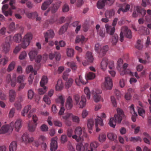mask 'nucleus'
Listing matches in <instances>:
<instances>
[{"label":"nucleus","mask_w":151,"mask_h":151,"mask_svg":"<svg viewBox=\"0 0 151 151\" xmlns=\"http://www.w3.org/2000/svg\"><path fill=\"white\" fill-rule=\"evenodd\" d=\"M117 114L115 115L114 118L110 119L109 122V125L111 127L114 128L116 123H120L124 116V114L123 110L120 108L117 109Z\"/></svg>","instance_id":"f257e3e1"},{"label":"nucleus","mask_w":151,"mask_h":151,"mask_svg":"<svg viewBox=\"0 0 151 151\" xmlns=\"http://www.w3.org/2000/svg\"><path fill=\"white\" fill-rule=\"evenodd\" d=\"M74 132L75 135H73L72 138L77 142L80 141L83 137H87V135L85 132V129L84 127L82 128L80 127H76Z\"/></svg>","instance_id":"f03ea898"},{"label":"nucleus","mask_w":151,"mask_h":151,"mask_svg":"<svg viewBox=\"0 0 151 151\" xmlns=\"http://www.w3.org/2000/svg\"><path fill=\"white\" fill-rule=\"evenodd\" d=\"M80 96L78 94H75L73 96V99L76 105L80 108H83L85 106L86 99L85 97L83 96L80 98Z\"/></svg>","instance_id":"7ed1b4c3"},{"label":"nucleus","mask_w":151,"mask_h":151,"mask_svg":"<svg viewBox=\"0 0 151 151\" xmlns=\"http://www.w3.org/2000/svg\"><path fill=\"white\" fill-rule=\"evenodd\" d=\"M126 37L130 39L132 37V32L130 29H128L127 27H122L120 34L119 40L122 42L124 40L123 34Z\"/></svg>","instance_id":"20e7f679"},{"label":"nucleus","mask_w":151,"mask_h":151,"mask_svg":"<svg viewBox=\"0 0 151 151\" xmlns=\"http://www.w3.org/2000/svg\"><path fill=\"white\" fill-rule=\"evenodd\" d=\"M47 78L45 76H43L40 83V85L42 88L39 89L38 90V93L40 94H43L46 91L47 88L45 85L47 83Z\"/></svg>","instance_id":"39448f33"},{"label":"nucleus","mask_w":151,"mask_h":151,"mask_svg":"<svg viewBox=\"0 0 151 151\" xmlns=\"http://www.w3.org/2000/svg\"><path fill=\"white\" fill-rule=\"evenodd\" d=\"M118 19L117 18H115L114 19L112 23V26L113 27L109 26L107 24H106L105 25L107 33L110 35H112L114 33L115 31L114 27L116 24Z\"/></svg>","instance_id":"423d86ee"},{"label":"nucleus","mask_w":151,"mask_h":151,"mask_svg":"<svg viewBox=\"0 0 151 151\" xmlns=\"http://www.w3.org/2000/svg\"><path fill=\"white\" fill-rule=\"evenodd\" d=\"M32 38V35L31 33H27L24 36L23 42L22 44V48H26L29 45Z\"/></svg>","instance_id":"0eeeda50"},{"label":"nucleus","mask_w":151,"mask_h":151,"mask_svg":"<svg viewBox=\"0 0 151 151\" xmlns=\"http://www.w3.org/2000/svg\"><path fill=\"white\" fill-rule=\"evenodd\" d=\"M22 125V120L20 119H17L15 122H12L10 124V131H12L13 128H14L16 131L18 132L21 128Z\"/></svg>","instance_id":"6e6552de"},{"label":"nucleus","mask_w":151,"mask_h":151,"mask_svg":"<svg viewBox=\"0 0 151 151\" xmlns=\"http://www.w3.org/2000/svg\"><path fill=\"white\" fill-rule=\"evenodd\" d=\"M138 14H140L142 16H144L146 14V11L140 6H135L132 14L133 17H137Z\"/></svg>","instance_id":"1a4fd4ad"},{"label":"nucleus","mask_w":151,"mask_h":151,"mask_svg":"<svg viewBox=\"0 0 151 151\" xmlns=\"http://www.w3.org/2000/svg\"><path fill=\"white\" fill-rule=\"evenodd\" d=\"M65 100V98L62 95L59 96L58 98L56 100V102L57 103H60L61 104L60 109L59 112V115H63L64 111L65 109L63 106L64 104Z\"/></svg>","instance_id":"9d476101"},{"label":"nucleus","mask_w":151,"mask_h":151,"mask_svg":"<svg viewBox=\"0 0 151 151\" xmlns=\"http://www.w3.org/2000/svg\"><path fill=\"white\" fill-rule=\"evenodd\" d=\"M113 86L112 79L109 77H106L105 78V81L102 86L104 89L110 90L111 89Z\"/></svg>","instance_id":"9b49d317"},{"label":"nucleus","mask_w":151,"mask_h":151,"mask_svg":"<svg viewBox=\"0 0 151 151\" xmlns=\"http://www.w3.org/2000/svg\"><path fill=\"white\" fill-rule=\"evenodd\" d=\"M8 5L6 4L3 5L2 8V12L6 17H7L8 15L11 16L12 14V11L10 8L7 11L6 10L8 9Z\"/></svg>","instance_id":"f8f14e48"},{"label":"nucleus","mask_w":151,"mask_h":151,"mask_svg":"<svg viewBox=\"0 0 151 151\" xmlns=\"http://www.w3.org/2000/svg\"><path fill=\"white\" fill-rule=\"evenodd\" d=\"M22 139L23 141L26 144L30 143L34 140L33 137H29V134L27 133H24L22 136Z\"/></svg>","instance_id":"ddd939ff"},{"label":"nucleus","mask_w":151,"mask_h":151,"mask_svg":"<svg viewBox=\"0 0 151 151\" xmlns=\"http://www.w3.org/2000/svg\"><path fill=\"white\" fill-rule=\"evenodd\" d=\"M54 35V32L52 30L50 29L47 31L45 33H44L45 42H48V39L52 38Z\"/></svg>","instance_id":"4468645a"},{"label":"nucleus","mask_w":151,"mask_h":151,"mask_svg":"<svg viewBox=\"0 0 151 151\" xmlns=\"http://www.w3.org/2000/svg\"><path fill=\"white\" fill-rule=\"evenodd\" d=\"M138 31L139 33L141 35H149L150 33L149 29L143 26H141L139 27Z\"/></svg>","instance_id":"2eb2a0df"},{"label":"nucleus","mask_w":151,"mask_h":151,"mask_svg":"<svg viewBox=\"0 0 151 151\" xmlns=\"http://www.w3.org/2000/svg\"><path fill=\"white\" fill-rule=\"evenodd\" d=\"M73 101L72 98L68 96L67 99L65 104V107L68 110H70L71 109L73 106Z\"/></svg>","instance_id":"dca6fc26"},{"label":"nucleus","mask_w":151,"mask_h":151,"mask_svg":"<svg viewBox=\"0 0 151 151\" xmlns=\"http://www.w3.org/2000/svg\"><path fill=\"white\" fill-rule=\"evenodd\" d=\"M98 124L100 125L101 126H103V125L102 119L100 117L98 116L97 118L95 119L96 131L97 132H98L100 130V129L98 127Z\"/></svg>","instance_id":"f3484780"},{"label":"nucleus","mask_w":151,"mask_h":151,"mask_svg":"<svg viewBox=\"0 0 151 151\" xmlns=\"http://www.w3.org/2000/svg\"><path fill=\"white\" fill-rule=\"evenodd\" d=\"M108 64V60L106 58H103L100 64L101 68L104 71L106 69Z\"/></svg>","instance_id":"a211bd4d"},{"label":"nucleus","mask_w":151,"mask_h":151,"mask_svg":"<svg viewBox=\"0 0 151 151\" xmlns=\"http://www.w3.org/2000/svg\"><path fill=\"white\" fill-rule=\"evenodd\" d=\"M62 2L61 1H59L55 4H52V8L51 12L52 13H54L58 10L61 5Z\"/></svg>","instance_id":"6ab92c4d"},{"label":"nucleus","mask_w":151,"mask_h":151,"mask_svg":"<svg viewBox=\"0 0 151 151\" xmlns=\"http://www.w3.org/2000/svg\"><path fill=\"white\" fill-rule=\"evenodd\" d=\"M3 51L5 53H7L10 49V45L9 42L5 41L2 45Z\"/></svg>","instance_id":"aec40b11"},{"label":"nucleus","mask_w":151,"mask_h":151,"mask_svg":"<svg viewBox=\"0 0 151 151\" xmlns=\"http://www.w3.org/2000/svg\"><path fill=\"white\" fill-rule=\"evenodd\" d=\"M102 92L99 89H97L95 92V94L94 96V100L96 102H99L101 99V97L100 94Z\"/></svg>","instance_id":"412c9836"},{"label":"nucleus","mask_w":151,"mask_h":151,"mask_svg":"<svg viewBox=\"0 0 151 151\" xmlns=\"http://www.w3.org/2000/svg\"><path fill=\"white\" fill-rule=\"evenodd\" d=\"M60 54L58 52H55L54 53H50L49 54V58L50 60H52L55 58L57 60H59L60 58Z\"/></svg>","instance_id":"4be33fe9"},{"label":"nucleus","mask_w":151,"mask_h":151,"mask_svg":"<svg viewBox=\"0 0 151 151\" xmlns=\"http://www.w3.org/2000/svg\"><path fill=\"white\" fill-rule=\"evenodd\" d=\"M11 127L10 125H4L0 129V134H2L7 132L8 131L9 132H12L10 131Z\"/></svg>","instance_id":"5701e85b"},{"label":"nucleus","mask_w":151,"mask_h":151,"mask_svg":"<svg viewBox=\"0 0 151 151\" xmlns=\"http://www.w3.org/2000/svg\"><path fill=\"white\" fill-rule=\"evenodd\" d=\"M58 147L57 142L54 139L51 140L50 144V149L51 151H55Z\"/></svg>","instance_id":"b1692460"},{"label":"nucleus","mask_w":151,"mask_h":151,"mask_svg":"<svg viewBox=\"0 0 151 151\" xmlns=\"http://www.w3.org/2000/svg\"><path fill=\"white\" fill-rule=\"evenodd\" d=\"M37 53V50L35 48L33 49L30 51L29 53V55L31 61L35 59Z\"/></svg>","instance_id":"393cba45"},{"label":"nucleus","mask_w":151,"mask_h":151,"mask_svg":"<svg viewBox=\"0 0 151 151\" xmlns=\"http://www.w3.org/2000/svg\"><path fill=\"white\" fill-rule=\"evenodd\" d=\"M130 110L131 111V113L133 114L132 117V119L133 122H135L136 120V117H137V113L134 111V105L132 104L130 107Z\"/></svg>","instance_id":"a878e982"},{"label":"nucleus","mask_w":151,"mask_h":151,"mask_svg":"<svg viewBox=\"0 0 151 151\" xmlns=\"http://www.w3.org/2000/svg\"><path fill=\"white\" fill-rule=\"evenodd\" d=\"M53 0H47L43 3L41 6V9L43 10H45L48 6L52 2Z\"/></svg>","instance_id":"bb28decb"},{"label":"nucleus","mask_w":151,"mask_h":151,"mask_svg":"<svg viewBox=\"0 0 151 151\" xmlns=\"http://www.w3.org/2000/svg\"><path fill=\"white\" fill-rule=\"evenodd\" d=\"M115 12L114 9H111L106 10L105 14V17L107 18H110L114 16Z\"/></svg>","instance_id":"cd10ccee"},{"label":"nucleus","mask_w":151,"mask_h":151,"mask_svg":"<svg viewBox=\"0 0 151 151\" xmlns=\"http://www.w3.org/2000/svg\"><path fill=\"white\" fill-rule=\"evenodd\" d=\"M9 96L10 101L11 102H13L16 96V92L13 90H10L9 92Z\"/></svg>","instance_id":"c85d7f7f"},{"label":"nucleus","mask_w":151,"mask_h":151,"mask_svg":"<svg viewBox=\"0 0 151 151\" xmlns=\"http://www.w3.org/2000/svg\"><path fill=\"white\" fill-rule=\"evenodd\" d=\"M130 6L129 4L126 5L125 9H124L123 6H121L117 11V12L119 14H120L121 12H122L123 13L127 12L129 9Z\"/></svg>","instance_id":"c756f323"},{"label":"nucleus","mask_w":151,"mask_h":151,"mask_svg":"<svg viewBox=\"0 0 151 151\" xmlns=\"http://www.w3.org/2000/svg\"><path fill=\"white\" fill-rule=\"evenodd\" d=\"M99 145L98 142H92L91 143L89 148L86 149V150L87 151H93V149L96 148Z\"/></svg>","instance_id":"7c9ffc66"},{"label":"nucleus","mask_w":151,"mask_h":151,"mask_svg":"<svg viewBox=\"0 0 151 151\" xmlns=\"http://www.w3.org/2000/svg\"><path fill=\"white\" fill-rule=\"evenodd\" d=\"M106 0H99L96 4L97 7L99 9H102L105 5Z\"/></svg>","instance_id":"2f4dec72"},{"label":"nucleus","mask_w":151,"mask_h":151,"mask_svg":"<svg viewBox=\"0 0 151 151\" xmlns=\"http://www.w3.org/2000/svg\"><path fill=\"white\" fill-rule=\"evenodd\" d=\"M69 25V23H67L60 27L59 32V35L63 34L67 30Z\"/></svg>","instance_id":"473e14b6"},{"label":"nucleus","mask_w":151,"mask_h":151,"mask_svg":"<svg viewBox=\"0 0 151 151\" xmlns=\"http://www.w3.org/2000/svg\"><path fill=\"white\" fill-rule=\"evenodd\" d=\"M37 123H29L28 124V129L31 132H34L36 129Z\"/></svg>","instance_id":"72a5a7b5"},{"label":"nucleus","mask_w":151,"mask_h":151,"mask_svg":"<svg viewBox=\"0 0 151 151\" xmlns=\"http://www.w3.org/2000/svg\"><path fill=\"white\" fill-rule=\"evenodd\" d=\"M17 143L16 141H12L9 146V151H15L17 148Z\"/></svg>","instance_id":"f704fd0d"},{"label":"nucleus","mask_w":151,"mask_h":151,"mask_svg":"<svg viewBox=\"0 0 151 151\" xmlns=\"http://www.w3.org/2000/svg\"><path fill=\"white\" fill-rule=\"evenodd\" d=\"M86 59L89 63H91L93 60V58L91 52H88L86 54Z\"/></svg>","instance_id":"c9c22d12"},{"label":"nucleus","mask_w":151,"mask_h":151,"mask_svg":"<svg viewBox=\"0 0 151 151\" xmlns=\"http://www.w3.org/2000/svg\"><path fill=\"white\" fill-rule=\"evenodd\" d=\"M108 49L109 47L107 45H105L101 47L99 54L101 56V55L102 56L106 54V52L108 51Z\"/></svg>","instance_id":"e433bc0d"},{"label":"nucleus","mask_w":151,"mask_h":151,"mask_svg":"<svg viewBox=\"0 0 151 151\" xmlns=\"http://www.w3.org/2000/svg\"><path fill=\"white\" fill-rule=\"evenodd\" d=\"M25 13L27 17L30 19H34L38 16L37 13L36 12H28Z\"/></svg>","instance_id":"4c0bfd02"},{"label":"nucleus","mask_w":151,"mask_h":151,"mask_svg":"<svg viewBox=\"0 0 151 151\" xmlns=\"http://www.w3.org/2000/svg\"><path fill=\"white\" fill-rule=\"evenodd\" d=\"M63 88V84L61 80H58L55 86L56 91H59L62 90Z\"/></svg>","instance_id":"58836bf2"},{"label":"nucleus","mask_w":151,"mask_h":151,"mask_svg":"<svg viewBox=\"0 0 151 151\" xmlns=\"http://www.w3.org/2000/svg\"><path fill=\"white\" fill-rule=\"evenodd\" d=\"M31 109V106L30 105H28L26 106L22 111V115L23 116H24Z\"/></svg>","instance_id":"ea45409f"},{"label":"nucleus","mask_w":151,"mask_h":151,"mask_svg":"<svg viewBox=\"0 0 151 151\" xmlns=\"http://www.w3.org/2000/svg\"><path fill=\"white\" fill-rule=\"evenodd\" d=\"M26 72L27 73L31 72L33 73L34 75H36L37 74V71L34 70L33 67L31 65L28 66L26 68Z\"/></svg>","instance_id":"a19ab883"},{"label":"nucleus","mask_w":151,"mask_h":151,"mask_svg":"<svg viewBox=\"0 0 151 151\" xmlns=\"http://www.w3.org/2000/svg\"><path fill=\"white\" fill-rule=\"evenodd\" d=\"M67 65L70 67L73 70H75L77 68V66L76 63L73 61H71L68 62L67 63Z\"/></svg>","instance_id":"79ce46f5"},{"label":"nucleus","mask_w":151,"mask_h":151,"mask_svg":"<svg viewBox=\"0 0 151 151\" xmlns=\"http://www.w3.org/2000/svg\"><path fill=\"white\" fill-rule=\"evenodd\" d=\"M85 39V38L83 35H78L76 37L75 42L76 43L81 42V43L82 44L84 42Z\"/></svg>","instance_id":"37998d69"},{"label":"nucleus","mask_w":151,"mask_h":151,"mask_svg":"<svg viewBox=\"0 0 151 151\" xmlns=\"http://www.w3.org/2000/svg\"><path fill=\"white\" fill-rule=\"evenodd\" d=\"M55 44L56 46V48L57 50L60 49V47L58 45V44H59L61 47L64 46L65 45V42L64 41L62 40L60 41L59 42H58V41H55Z\"/></svg>","instance_id":"c03bdc74"},{"label":"nucleus","mask_w":151,"mask_h":151,"mask_svg":"<svg viewBox=\"0 0 151 151\" xmlns=\"http://www.w3.org/2000/svg\"><path fill=\"white\" fill-rule=\"evenodd\" d=\"M16 65V63L15 61L12 62L9 65L7 68V70L8 72H10L12 71L14 69Z\"/></svg>","instance_id":"a18cd8bd"},{"label":"nucleus","mask_w":151,"mask_h":151,"mask_svg":"<svg viewBox=\"0 0 151 151\" xmlns=\"http://www.w3.org/2000/svg\"><path fill=\"white\" fill-rule=\"evenodd\" d=\"M13 40L17 42H19L22 39L21 35L20 34H17L14 35L13 37Z\"/></svg>","instance_id":"49530a36"},{"label":"nucleus","mask_w":151,"mask_h":151,"mask_svg":"<svg viewBox=\"0 0 151 151\" xmlns=\"http://www.w3.org/2000/svg\"><path fill=\"white\" fill-rule=\"evenodd\" d=\"M107 137L108 139L111 141H114L116 139L117 136L114 133H109L108 134Z\"/></svg>","instance_id":"de8ad7c7"},{"label":"nucleus","mask_w":151,"mask_h":151,"mask_svg":"<svg viewBox=\"0 0 151 151\" xmlns=\"http://www.w3.org/2000/svg\"><path fill=\"white\" fill-rule=\"evenodd\" d=\"M106 139V136L104 133H101L99 135V141L101 142H104Z\"/></svg>","instance_id":"09e8293b"},{"label":"nucleus","mask_w":151,"mask_h":151,"mask_svg":"<svg viewBox=\"0 0 151 151\" xmlns=\"http://www.w3.org/2000/svg\"><path fill=\"white\" fill-rule=\"evenodd\" d=\"M118 35L116 34H114L112 36V43L113 45H115L118 41Z\"/></svg>","instance_id":"8fccbe9b"},{"label":"nucleus","mask_w":151,"mask_h":151,"mask_svg":"<svg viewBox=\"0 0 151 151\" xmlns=\"http://www.w3.org/2000/svg\"><path fill=\"white\" fill-rule=\"evenodd\" d=\"M84 92L86 95L87 98L88 99H90L91 93L88 87H86L84 88Z\"/></svg>","instance_id":"3c124183"},{"label":"nucleus","mask_w":151,"mask_h":151,"mask_svg":"<svg viewBox=\"0 0 151 151\" xmlns=\"http://www.w3.org/2000/svg\"><path fill=\"white\" fill-rule=\"evenodd\" d=\"M123 65V60L121 59H119L117 61V68L119 70H122Z\"/></svg>","instance_id":"603ef678"},{"label":"nucleus","mask_w":151,"mask_h":151,"mask_svg":"<svg viewBox=\"0 0 151 151\" xmlns=\"http://www.w3.org/2000/svg\"><path fill=\"white\" fill-rule=\"evenodd\" d=\"M94 125V122L92 119H89L88 120L87 124V126L89 129H91L93 126Z\"/></svg>","instance_id":"864d4df0"},{"label":"nucleus","mask_w":151,"mask_h":151,"mask_svg":"<svg viewBox=\"0 0 151 151\" xmlns=\"http://www.w3.org/2000/svg\"><path fill=\"white\" fill-rule=\"evenodd\" d=\"M76 149L78 151H84L85 147L82 143H79L76 146Z\"/></svg>","instance_id":"5fc2aeb1"},{"label":"nucleus","mask_w":151,"mask_h":151,"mask_svg":"<svg viewBox=\"0 0 151 151\" xmlns=\"http://www.w3.org/2000/svg\"><path fill=\"white\" fill-rule=\"evenodd\" d=\"M129 141L135 142L138 141H141V139L139 137H131L129 139Z\"/></svg>","instance_id":"6e6d98bb"},{"label":"nucleus","mask_w":151,"mask_h":151,"mask_svg":"<svg viewBox=\"0 0 151 151\" xmlns=\"http://www.w3.org/2000/svg\"><path fill=\"white\" fill-rule=\"evenodd\" d=\"M71 118L73 122L77 124H79V123L80 119L78 116L73 115V114Z\"/></svg>","instance_id":"4d7b16f0"},{"label":"nucleus","mask_w":151,"mask_h":151,"mask_svg":"<svg viewBox=\"0 0 151 151\" xmlns=\"http://www.w3.org/2000/svg\"><path fill=\"white\" fill-rule=\"evenodd\" d=\"M25 79V76L23 75L19 76L17 78V81L19 83H21L23 82Z\"/></svg>","instance_id":"13d9d810"},{"label":"nucleus","mask_w":151,"mask_h":151,"mask_svg":"<svg viewBox=\"0 0 151 151\" xmlns=\"http://www.w3.org/2000/svg\"><path fill=\"white\" fill-rule=\"evenodd\" d=\"M95 77V74L93 72H89L87 75L88 79L91 80L94 79Z\"/></svg>","instance_id":"bf43d9fd"},{"label":"nucleus","mask_w":151,"mask_h":151,"mask_svg":"<svg viewBox=\"0 0 151 151\" xmlns=\"http://www.w3.org/2000/svg\"><path fill=\"white\" fill-rule=\"evenodd\" d=\"M8 61V58H7L0 59V65H5Z\"/></svg>","instance_id":"052dcab7"},{"label":"nucleus","mask_w":151,"mask_h":151,"mask_svg":"<svg viewBox=\"0 0 151 151\" xmlns=\"http://www.w3.org/2000/svg\"><path fill=\"white\" fill-rule=\"evenodd\" d=\"M74 50L72 49L68 48L67 49V56L70 57H72L74 55Z\"/></svg>","instance_id":"680f3d73"},{"label":"nucleus","mask_w":151,"mask_h":151,"mask_svg":"<svg viewBox=\"0 0 151 151\" xmlns=\"http://www.w3.org/2000/svg\"><path fill=\"white\" fill-rule=\"evenodd\" d=\"M73 80L71 78H69L66 82L65 85L66 88H69L72 84Z\"/></svg>","instance_id":"e2e57ef3"},{"label":"nucleus","mask_w":151,"mask_h":151,"mask_svg":"<svg viewBox=\"0 0 151 151\" xmlns=\"http://www.w3.org/2000/svg\"><path fill=\"white\" fill-rule=\"evenodd\" d=\"M34 93L33 91L31 89L29 90L28 91V97L29 99H32L34 95Z\"/></svg>","instance_id":"0e129e2a"},{"label":"nucleus","mask_w":151,"mask_h":151,"mask_svg":"<svg viewBox=\"0 0 151 151\" xmlns=\"http://www.w3.org/2000/svg\"><path fill=\"white\" fill-rule=\"evenodd\" d=\"M15 109L14 108H12L10 110L9 114V116L10 118H12L14 116Z\"/></svg>","instance_id":"69168bd1"},{"label":"nucleus","mask_w":151,"mask_h":151,"mask_svg":"<svg viewBox=\"0 0 151 151\" xmlns=\"http://www.w3.org/2000/svg\"><path fill=\"white\" fill-rule=\"evenodd\" d=\"M13 78L11 81V85L12 87H14L16 85V76L15 74H14Z\"/></svg>","instance_id":"338daca9"},{"label":"nucleus","mask_w":151,"mask_h":151,"mask_svg":"<svg viewBox=\"0 0 151 151\" xmlns=\"http://www.w3.org/2000/svg\"><path fill=\"white\" fill-rule=\"evenodd\" d=\"M146 3L151 5V0H142V5L145 7L146 6Z\"/></svg>","instance_id":"774afa93"}]
</instances>
